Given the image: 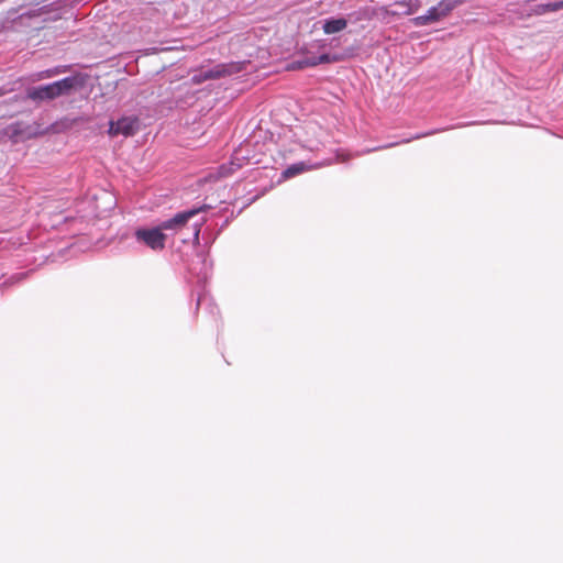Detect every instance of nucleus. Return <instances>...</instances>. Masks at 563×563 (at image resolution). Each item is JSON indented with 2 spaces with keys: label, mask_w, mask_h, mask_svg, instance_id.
Returning a JSON list of instances; mask_svg holds the SVG:
<instances>
[{
  "label": "nucleus",
  "mask_w": 563,
  "mask_h": 563,
  "mask_svg": "<svg viewBox=\"0 0 563 563\" xmlns=\"http://www.w3.org/2000/svg\"><path fill=\"white\" fill-rule=\"evenodd\" d=\"M139 130V120L136 117H123L117 121H110L109 134L111 136L115 135H124L131 136L134 135Z\"/></svg>",
  "instance_id": "0eeeda50"
},
{
  "label": "nucleus",
  "mask_w": 563,
  "mask_h": 563,
  "mask_svg": "<svg viewBox=\"0 0 563 563\" xmlns=\"http://www.w3.org/2000/svg\"><path fill=\"white\" fill-rule=\"evenodd\" d=\"M563 9V0L552 3L537 4L533 9L536 14H544L547 12H554Z\"/></svg>",
  "instance_id": "f8f14e48"
},
{
  "label": "nucleus",
  "mask_w": 563,
  "mask_h": 563,
  "mask_svg": "<svg viewBox=\"0 0 563 563\" xmlns=\"http://www.w3.org/2000/svg\"><path fill=\"white\" fill-rule=\"evenodd\" d=\"M84 84L85 80L80 75H74L51 84L31 87L26 90V97L37 103L52 101L69 96L73 91L81 88Z\"/></svg>",
  "instance_id": "f257e3e1"
},
{
  "label": "nucleus",
  "mask_w": 563,
  "mask_h": 563,
  "mask_svg": "<svg viewBox=\"0 0 563 563\" xmlns=\"http://www.w3.org/2000/svg\"><path fill=\"white\" fill-rule=\"evenodd\" d=\"M62 70L59 68H54V69H46V70H43L38 74V78L40 79H44V78H51L53 76H56L58 74H60Z\"/></svg>",
  "instance_id": "4468645a"
},
{
  "label": "nucleus",
  "mask_w": 563,
  "mask_h": 563,
  "mask_svg": "<svg viewBox=\"0 0 563 563\" xmlns=\"http://www.w3.org/2000/svg\"><path fill=\"white\" fill-rule=\"evenodd\" d=\"M202 300H205V298H201V297H200V298L198 299V306L200 305V302H201Z\"/></svg>",
  "instance_id": "dca6fc26"
},
{
  "label": "nucleus",
  "mask_w": 563,
  "mask_h": 563,
  "mask_svg": "<svg viewBox=\"0 0 563 563\" xmlns=\"http://www.w3.org/2000/svg\"><path fill=\"white\" fill-rule=\"evenodd\" d=\"M311 169V166L307 165L303 162L292 164L287 169L284 170V178H290L299 175L302 172Z\"/></svg>",
  "instance_id": "ddd939ff"
},
{
  "label": "nucleus",
  "mask_w": 563,
  "mask_h": 563,
  "mask_svg": "<svg viewBox=\"0 0 563 563\" xmlns=\"http://www.w3.org/2000/svg\"><path fill=\"white\" fill-rule=\"evenodd\" d=\"M211 209L210 205H201L199 207H195L181 212L176 213L174 217L162 221L158 225L162 231H172L174 233L179 232L183 228L186 227L188 221L195 216L206 212Z\"/></svg>",
  "instance_id": "20e7f679"
},
{
  "label": "nucleus",
  "mask_w": 563,
  "mask_h": 563,
  "mask_svg": "<svg viewBox=\"0 0 563 563\" xmlns=\"http://www.w3.org/2000/svg\"><path fill=\"white\" fill-rule=\"evenodd\" d=\"M205 222V219H202L201 222L199 223H195V230H194V238L195 240H198L199 239V234H200V230H201V225L203 224Z\"/></svg>",
  "instance_id": "2eb2a0df"
},
{
  "label": "nucleus",
  "mask_w": 563,
  "mask_h": 563,
  "mask_svg": "<svg viewBox=\"0 0 563 563\" xmlns=\"http://www.w3.org/2000/svg\"><path fill=\"white\" fill-rule=\"evenodd\" d=\"M435 133H437V131H430V132H426V133H421V134H416L412 137L402 140L400 142L389 143V144L382 145V146H378V147H375V148H372V150H367L366 153H369V152H373V151H380V150L391 148V147L397 146L399 144H406V143H409V142L413 141V140H419L421 137L430 136V135H433Z\"/></svg>",
  "instance_id": "9b49d317"
},
{
  "label": "nucleus",
  "mask_w": 563,
  "mask_h": 563,
  "mask_svg": "<svg viewBox=\"0 0 563 563\" xmlns=\"http://www.w3.org/2000/svg\"><path fill=\"white\" fill-rule=\"evenodd\" d=\"M336 60H338L336 57H331L328 54H322L318 58H311V59H307V60L300 62L298 64V66H295V64H290V65H288L286 67V69L287 70H294L296 68H302V67H307V66H317L319 64L331 63V62H336Z\"/></svg>",
  "instance_id": "9d476101"
},
{
  "label": "nucleus",
  "mask_w": 563,
  "mask_h": 563,
  "mask_svg": "<svg viewBox=\"0 0 563 563\" xmlns=\"http://www.w3.org/2000/svg\"><path fill=\"white\" fill-rule=\"evenodd\" d=\"M241 70L242 64L240 63L219 64L210 69H201L191 77V81L196 85H199L206 80L231 76L233 74L240 73Z\"/></svg>",
  "instance_id": "423d86ee"
},
{
  "label": "nucleus",
  "mask_w": 563,
  "mask_h": 563,
  "mask_svg": "<svg viewBox=\"0 0 563 563\" xmlns=\"http://www.w3.org/2000/svg\"><path fill=\"white\" fill-rule=\"evenodd\" d=\"M463 0H442L435 7L430 8L426 14L411 20L415 26H424L438 22L448 16Z\"/></svg>",
  "instance_id": "f03ea898"
},
{
  "label": "nucleus",
  "mask_w": 563,
  "mask_h": 563,
  "mask_svg": "<svg viewBox=\"0 0 563 563\" xmlns=\"http://www.w3.org/2000/svg\"><path fill=\"white\" fill-rule=\"evenodd\" d=\"M250 145L241 144L239 148H236L231 157L229 164H222L216 174H210V178L214 180H219L222 178H227L231 176L235 170L242 168L244 165L251 162V157L249 156Z\"/></svg>",
  "instance_id": "7ed1b4c3"
},
{
  "label": "nucleus",
  "mask_w": 563,
  "mask_h": 563,
  "mask_svg": "<svg viewBox=\"0 0 563 563\" xmlns=\"http://www.w3.org/2000/svg\"><path fill=\"white\" fill-rule=\"evenodd\" d=\"M394 9H385V12L393 15H409L420 8L419 0L397 1L390 5Z\"/></svg>",
  "instance_id": "6e6552de"
},
{
  "label": "nucleus",
  "mask_w": 563,
  "mask_h": 563,
  "mask_svg": "<svg viewBox=\"0 0 563 563\" xmlns=\"http://www.w3.org/2000/svg\"><path fill=\"white\" fill-rule=\"evenodd\" d=\"M347 26V20L344 18L328 19L324 21L322 30L325 34H334L343 31Z\"/></svg>",
  "instance_id": "1a4fd4ad"
},
{
  "label": "nucleus",
  "mask_w": 563,
  "mask_h": 563,
  "mask_svg": "<svg viewBox=\"0 0 563 563\" xmlns=\"http://www.w3.org/2000/svg\"><path fill=\"white\" fill-rule=\"evenodd\" d=\"M137 243L144 244L151 250L157 252L165 247L167 235L162 231L159 225L153 228H139L134 232Z\"/></svg>",
  "instance_id": "39448f33"
}]
</instances>
